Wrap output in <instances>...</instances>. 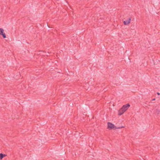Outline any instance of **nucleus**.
I'll return each mask as SVG.
<instances>
[{
  "mask_svg": "<svg viewBox=\"0 0 160 160\" xmlns=\"http://www.w3.org/2000/svg\"><path fill=\"white\" fill-rule=\"evenodd\" d=\"M130 105L129 103H127L123 105L118 111V115L120 116L122 114L130 107Z\"/></svg>",
  "mask_w": 160,
  "mask_h": 160,
  "instance_id": "nucleus-1",
  "label": "nucleus"
},
{
  "mask_svg": "<svg viewBox=\"0 0 160 160\" xmlns=\"http://www.w3.org/2000/svg\"><path fill=\"white\" fill-rule=\"evenodd\" d=\"M124 128V126H122L121 127H116L112 123L108 122V128L111 129H120L122 128Z\"/></svg>",
  "mask_w": 160,
  "mask_h": 160,
  "instance_id": "nucleus-2",
  "label": "nucleus"
},
{
  "mask_svg": "<svg viewBox=\"0 0 160 160\" xmlns=\"http://www.w3.org/2000/svg\"><path fill=\"white\" fill-rule=\"evenodd\" d=\"M0 35H2L4 38L6 37L5 34L4 33V30L2 28H0Z\"/></svg>",
  "mask_w": 160,
  "mask_h": 160,
  "instance_id": "nucleus-3",
  "label": "nucleus"
},
{
  "mask_svg": "<svg viewBox=\"0 0 160 160\" xmlns=\"http://www.w3.org/2000/svg\"><path fill=\"white\" fill-rule=\"evenodd\" d=\"M131 20V18H129L127 20L124 21H123L124 24L125 25H128L130 22Z\"/></svg>",
  "mask_w": 160,
  "mask_h": 160,
  "instance_id": "nucleus-4",
  "label": "nucleus"
},
{
  "mask_svg": "<svg viewBox=\"0 0 160 160\" xmlns=\"http://www.w3.org/2000/svg\"><path fill=\"white\" fill-rule=\"evenodd\" d=\"M7 156L6 154H3L2 153H0V159H2L4 157Z\"/></svg>",
  "mask_w": 160,
  "mask_h": 160,
  "instance_id": "nucleus-5",
  "label": "nucleus"
},
{
  "mask_svg": "<svg viewBox=\"0 0 160 160\" xmlns=\"http://www.w3.org/2000/svg\"><path fill=\"white\" fill-rule=\"evenodd\" d=\"M156 111H157V112L158 114V113H159V112H160V111H159V110H158V109H157V110H156Z\"/></svg>",
  "mask_w": 160,
  "mask_h": 160,
  "instance_id": "nucleus-6",
  "label": "nucleus"
},
{
  "mask_svg": "<svg viewBox=\"0 0 160 160\" xmlns=\"http://www.w3.org/2000/svg\"><path fill=\"white\" fill-rule=\"evenodd\" d=\"M157 94L158 95H159L160 94V93H159V92H157Z\"/></svg>",
  "mask_w": 160,
  "mask_h": 160,
  "instance_id": "nucleus-7",
  "label": "nucleus"
},
{
  "mask_svg": "<svg viewBox=\"0 0 160 160\" xmlns=\"http://www.w3.org/2000/svg\"><path fill=\"white\" fill-rule=\"evenodd\" d=\"M155 99H153L152 100H154Z\"/></svg>",
  "mask_w": 160,
  "mask_h": 160,
  "instance_id": "nucleus-8",
  "label": "nucleus"
}]
</instances>
